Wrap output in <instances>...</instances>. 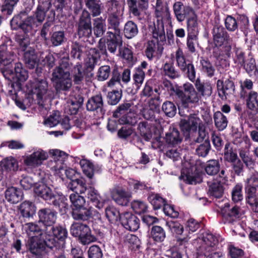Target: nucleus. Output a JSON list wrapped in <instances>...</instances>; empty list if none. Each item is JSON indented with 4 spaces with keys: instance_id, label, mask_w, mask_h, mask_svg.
I'll use <instances>...</instances> for the list:
<instances>
[{
    "instance_id": "4c0bfd02",
    "label": "nucleus",
    "mask_w": 258,
    "mask_h": 258,
    "mask_svg": "<svg viewBox=\"0 0 258 258\" xmlns=\"http://www.w3.org/2000/svg\"><path fill=\"white\" fill-rule=\"evenodd\" d=\"M55 90L57 92L68 91L72 86V81L70 76L66 77L53 82Z\"/></svg>"
},
{
    "instance_id": "9d476101",
    "label": "nucleus",
    "mask_w": 258,
    "mask_h": 258,
    "mask_svg": "<svg viewBox=\"0 0 258 258\" xmlns=\"http://www.w3.org/2000/svg\"><path fill=\"white\" fill-rule=\"evenodd\" d=\"M174 16L178 22L184 21L187 17L193 15L195 12L191 7L183 5L180 1L175 2L173 5Z\"/></svg>"
},
{
    "instance_id": "bf43d9fd",
    "label": "nucleus",
    "mask_w": 258,
    "mask_h": 258,
    "mask_svg": "<svg viewBox=\"0 0 258 258\" xmlns=\"http://www.w3.org/2000/svg\"><path fill=\"white\" fill-rule=\"evenodd\" d=\"M162 110L165 114L169 117H172L176 113V107L174 103L170 101H165L162 106Z\"/></svg>"
},
{
    "instance_id": "c756f323",
    "label": "nucleus",
    "mask_w": 258,
    "mask_h": 258,
    "mask_svg": "<svg viewBox=\"0 0 258 258\" xmlns=\"http://www.w3.org/2000/svg\"><path fill=\"white\" fill-rule=\"evenodd\" d=\"M122 20V13L108 14L107 23L109 28L113 29L114 33L120 34V24Z\"/></svg>"
},
{
    "instance_id": "37998d69",
    "label": "nucleus",
    "mask_w": 258,
    "mask_h": 258,
    "mask_svg": "<svg viewBox=\"0 0 258 258\" xmlns=\"http://www.w3.org/2000/svg\"><path fill=\"white\" fill-rule=\"evenodd\" d=\"M175 59L176 66L182 71L185 69L188 63L191 62L189 60L187 59L183 53L182 50L178 48L175 52Z\"/></svg>"
},
{
    "instance_id": "f704fd0d",
    "label": "nucleus",
    "mask_w": 258,
    "mask_h": 258,
    "mask_svg": "<svg viewBox=\"0 0 258 258\" xmlns=\"http://www.w3.org/2000/svg\"><path fill=\"white\" fill-rule=\"evenodd\" d=\"M187 35H198L199 33V24L197 16L194 13L187 19Z\"/></svg>"
},
{
    "instance_id": "c03bdc74",
    "label": "nucleus",
    "mask_w": 258,
    "mask_h": 258,
    "mask_svg": "<svg viewBox=\"0 0 258 258\" xmlns=\"http://www.w3.org/2000/svg\"><path fill=\"white\" fill-rule=\"evenodd\" d=\"M1 167L3 170L7 171H16L18 168V163L16 159L10 157L1 161Z\"/></svg>"
},
{
    "instance_id": "1a4fd4ad",
    "label": "nucleus",
    "mask_w": 258,
    "mask_h": 258,
    "mask_svg": "<svg viewBox=\"0 0 258 258\" xmlns=\"http://www.w3.org/2000/svg\"><path fill=\"white\" fill-rule=\"evenodd\" d=\"M212 35L214 43L216 46H221L224 44L230 45L232 42V38L221 25H216L214 26Z\"/></svg>"
},
{
    "instance_id": "7ed1b4c3",
    "label": "nucleus",
    "mask_w": 258,
    "mask_h": 258,
    "mask_svg": "<svg viewBox=\"0 0 258 258\" xmlns=\"http://www.w3.org/2000/svg\"><path fill=\"white\" fill-rule=\"evenodd\" d=\"M176 96L181 102L182 107L187 108L189 104L198 103L200 96L191 84H184L183 90H177Z\"/></svg>"
},
{
    "instance_id": "603ef678",
    "label": "nucleus",
    "mask_w": 258,
    "mask_h": 258,
    "mask_svg": "<svg viewBox=\"0 0 258 258\" xmlns=\"http://www.w3.org/2000/svg\"><path fill=\"white\" fill-rule=\"evenodd\" d=\"M16 41L18 44L19 49L23 51L27 50L30 46V40L28 34L17 35L15 38Z\"/></svg>"
},
{
    "instance_id": "8fccbe9b",
    "label": "nucleus",
    "mask_w": 258,
    "mask_h": 258,
    "mask_svg": "<svg viewBox=\"0 0 258 258\" xmlns=\"http://www.w3.org/2000/svg\"><path fill=\"white\" fill-rule=\"evenodd\" d=\"M148 199L155 210L161 208L165 204V199L158 194L151 193L149 195Z\"/></svg>"
},
{
    "instance_id": "e433bc0d",
    "label": "nucleus",
    "mask_w": 258,
    "mask_h": 258,
    "mask_svg": "<svg viewBox=\"0 0 258 258\" xmlns=\"http://www.w3.org/2000/svg\"><path fill=\"white\" fill-rule=\"evenodd\" d=\"M215 125L219 131H223L227 126L228 119L221 111H218L213 115Z\"/></svg>"
},
{
    "instance_id": "69168bd1",
    "label": "nucleus",
    "mask_w": 258,
    "mask_h": 258,
    "mask_svg": "<svg viewBox=\"0 0 258 258\" xmlns=\"http://www.w3.org/2000/svg\"><path fill=\"white\" fill-rule=\"evenodd\" d=\"M70 76V71L63 70L61 68L56 67L52 72L51 80L52 82L62 80L66 77Z\"/></svg>"
},
{
    "instance_id": "f3484780",
    "label": "nucleus",
    "mask_w": 258,
    "mask_h": 258,
    "mask_svg": "<svg viewBox=\"0 0 258 258\" xmlns=\"http://www.w3.org/2000/svg\"><path fill=\"white\" fill-rule=\"evenodd\" d=\"M39 221L46 226H51L56 220V212L49 208H43L39 210Z\"/></svg>"
},
{
    "instance_id": "9b49d317",
    "label": "nucleus",
    "mask_w": 258,
    "mask_h": 258,
    "mask_svg": "<svg viewBox=\"0 0 258 258\" xmlns=\"http://www.w3.org/2000/svg\"><path fill=\"white\" fill-rule=\"evenodd\" d=\"M219 96L222 99H226L227 96L233 94L235 91V86L231 78L226 80H218L216 83Z\"/></svg>"
},
{
    "instance_id": "423d86ee",
    "label": "nucleus",
    "mask_w": 258,
    "mask_h": 258,
    "mask_svg": "<svg viewBox=\"0 0 258 258\" xmlns=\"http://www.w3.org/2000/svg\"><path fill=\"white\" fill-rule=\"evenodd\" d=\"M70 231L73 236L79 237L80 242L84 245L96 240V238L91 234L90 228L86 224L74 223L72 225Z\"/></svg>"
},
{
    "instance_id": "20e7f679",
    "label": "nucleus",
    "mask_w": 258,
    "mask_h": 258,
    "mask_svg": "<svg viewBox=\"0 0 258 258\" xmlns=\"http://www.w3.org/2000/svg\"><path fill=\"white\" fill-rule=\"evenodd\" d=\"M92 15L86 9H83L76 24L79 38H89L92 33Z\"/></svg>"
},
{
    "instance_id": "393cba45",
    "label": "nucleus",
    "mask_w": 258,
    "mask_h": 258,
    "mask_svg": "<svg viewBox=\"0 0 258 258\" xmlns=\"http://www.w3.org/2000/svg\"><path fill=\"white\" fill-rule=\"evenodd\" d=\"M86 197L98 209L103 208V200L98 191L92 186L88 187L86 190Z\"/></svg>"
},
{
    "instance_id": "864d4df0",
    "label": "nucleus",
    "mask_w": 258,
    "mask_h": 258,
    "mask_svg": "<svg viewBox=\"0 0 258 258\" xmlns=\"http://www.w3.org/2000/svg\"><path fill=\"white\" fill-rule=\"evenodd\" d=\"M86 50V48L84 45L77 41L74 42L71 45V56L80 59L82 54Z\"/></svg>"
},
{
    "instance_id": "f8f14e48",
    "label": "nucleus",
    "mask_w": 258,
    "mask_h": 258,
    "mask_svg": "<svg viewBox=\"0 0 258 258\" xmlns=\"http://www.w3.org/2000/svg\"><path fill=\"white\" fill-rule=\"evenodd\" d=\"M201 245L199 246V250L205 254L207 252L213 250L218 243L217 238L209 232L203 234L201 239H199Z\"/></svg>"
},
{
    "instance_id": "39448f33",
    "label": "nucleus",
    "mask_w": 258,
    "mask_h": 258,
    "mask_svg": "<svg viewBox=\"0 0 258 258\" xmlns=\"http://www.w3.org/2000/svg\"><path fill=\"white\" fill-rule=\"evenodd\" d=\"M53 161H51V168L60 178L63 179L66 175L67 167L63 164L68 155L63 151L55 149L50 151Z\"/></svg>"
},
{
    "instance_id": "2eb2a0df",
    "label": "nucleus",
    "mask_w": 258,
    "mask_h": 258,
    "mask_svg": "<svg viewBox=\"0 0 258 258\" xmlns=\"http://www.w3.org/2000/svg\"><path fill=\"white\" fill-rule=\"evenodd\" d=\"M120 222L125 229L131 231L137 230L140 227L139 219L130 212L121 214Z\"/></svg>"
},
{
    "instance_id": "f257e3e1",
    "label": "nucleus",
    "mask_w": 258,
    "mask_h": 258,
    "mask_svg": "<svg viewBox=\"0 0 258 258\" xmlns=\"http://www.w3.org/2000/svg\"><path fill=\"white\" fill-rule=\"evenodd\" d=\"M26 15L25 12H21L14 17L11 21V26L13 29H21L25 34H33L44 20L38 17L35 13L33 16L23 18Z\"/></svg>"
},
{
    "instance_id": "338daca9",
    "label": "nucleus",
    "mask_w": 258,
    "mask_h": 258,
    "mask_svg": "<svg viewBox=\"0 0 258 258\" xmlns=\"http://www.w3.org/2000/svg\"><path fill=\"white\" fill-rule=\"evenodd\" d=\"M111 73V68L108 65L100 67L97 73V79L99 81L106 80Z\"/></svg>"
},
{
    "instance_id": "49530a36",
    "label": "nucleus",
    "mask_w": 258,
    "mask_h": 258,
    "mask_svg": "<svg viewBox=\"0 0 258 258\" xmlns=\"http://www.w3.org/2000/svg\"><path fill=\"white\" fill-rule=\"evenodd\" d=\"M200 64L202 72L208 77L211 78L214 76L215 72V68L208 58L202 57L200 59Z\"/></svg>"
},
{
    "instance_id": "4d7b16f0",
    "label": "nucleus",
    "mask_w": 258,
    "mask_h": 258,
    "mask_svg": "<svg viewBox=\"0 0 258 258\" xmlns=\"http://www.w3.org/2000/svg\"><path fill=\"white\" fill-rule=\"evenodd\" d=\"M19 1V0H4V4L1 8L3 15L4 16L11 15L14 7Z\"/></svg>"
},
{
    "instance_id": "0eeeda50",
    "label": "nucleus",
    "mask_w": 258,
    "mask_h": 258,
    "mask_svg": "<svg viewBox=\"0 0 258 258\" xmlns=\"http://www.w3.org/2000/svg\"><path fill=\"white\" fill-rule=\"evenodd\" d=\"M26 246L31 253L36 255V258H51L48 256V251L45 248V244L38 236H30L27 240Z\"/></svg>"
},
{
    "instance_id": "3c124183",
    "label": "nucleus",
    "mask_w": 258,
    "mask_h": 258,
    "mask_svg": "<svg viewBox=\"0 0 258 258\" xmlns=\"http://www.w3.org/2000/svg\"><path fill=\"white\" fill-rule=\"evenodd\" d=\"M80 165L83 173L89 178L94 175V166L90 161L86 159H82L80 161Z\"/></svg>"
},
{
    "instance_id": "ddd939ff",
    "label": "nucleus",
    "mask_w": 258,
    "mask_h": 258,
    "mask_svg": "<svg viewBox=\"0 0 258 258\" xmlns=\"http://www.w3.org/2000/svg\"><path fill=\"white\" fill-rule=\"evenodd\" d=\"M200 121L198 114L191 113L188 116L187 119L180 120L179 126L184 133H188L191 130H197Z\"/></svg>"
},
{
    "instance_id": "680f3d73",
    "label": "nucleus",
    "mask_w": 258,
    "mask_h": 258,
    "mask_svg": "<svg viewBox=\"0 0 258 258\" xmlns=\"http://www.w3.org/2000/svg\"><path fill=\"white\" fill-rule=\"evenodd\" d=\"M122 97V90H113L108 93L107 101L109 104L114 105L117 104Z\"/></svg>"
},
{
    "instance_id": "0e129e2a",
    "label": "nucleus",
    "mask_w": 258,
    "mask_h": 258,
    "mask_svg": "<svg viewBox=\"0 0 258 258\" xmlns=\"http://www.w3.org/2000/svg\"><path fill=\"white\" fill-rule=\"evenodd\" d=\"M105 215L108 220L112 223L116 222L119 219L120 220L121 215L113 207H107L105 210Z\"/></svg>"
},
{
    "instance_id": "aec40b11",
    "label": "nucleus",
    "mask_w": 258,
    "mask_h": 258,
    "mask_svg": "<svg viewBox=\"0 0 258 258\" xmlns=\"http://www.w3.org/2000/svg\"><path fill=\"white\" fill-rule=\"evenodd\" d=\"M111 197L117 204L125 206L130 202L131 194L122 189H115L112 191Z\"/></svg>"
},
{
    "instance_id": "dca6fc26",
    "label": "nucleus",
    "mask_w": 258,
    "mask_h": 258,
    "mask_svg": "<svg viewBox=\"0 0 258 258\" xmlns=\"http://www.w3.org/2000/svg\"><path fill=\"white\" fill-rule=\"evenodd\" d=\"M47 158V153L41 149H39L27 156L24 160V163L27 166L35 167L41 165L42 161L46 160Z\"/></svg>"
},
{
    "instance_id": "7c9ffc66",
    "label": "nucleus",
    "mask_w": 258,
    "mask_h": 258,
    "mask_svg": "<svg viewBox=\"0 0 258 258\" xmlns=\"http://www.w3.org/2000/svg\"><path fill=\"white\" fill-rule=\"evenodd\" d=\"M152 34L153 37L157 39V41L163 42L165 40V30L162 19L158 18L156 24H154Z\"/></svg>"
},
{
    "instance_id": "6e6d98bb",
    "label": "nucleus",
    "mask_w": 258,
    "mask_h": 258,
    "mask_svg": "<svg viewBox=\"0 0 258 258\" xmlns=\"http://www.w3.org/2000/svg\"><path fill=\"white\" fill-rule=\"evenodd\" d=\"M209 192L211 196L220 198L224 193L223 186L220 182H214L210 185Z\"/></svg>"
},
{
    "instance_id": "58836bf2",
    "label": "nucleus",
    "mask_w": 258,
    "mask_h": 258,
    "mask_svg": "<svg viewBox=\"0 0 258 258\" xmlns=\"http://www.w3.org/2000/svg\"><path fill=\"white\" fill-rule=\"evenodd\" d=\"M72 74L74 83L80 84L84 80L85 72L82 66L80 63H78L73 69Z\"/></svg>"
},
{
    "instance_id": "09e8293b",
    "label": "nucleus",
    "mask_w": 258,
    "mask_h": 258,
    "mask_svg": "<svg viewBox=\"0 0 258 258\" xmlns=\"http://www.w3.org/2000/svg\"><path fill=\"white\" fill-rule=\"evenodd\" d=\"M41 223L39 221L38 223H28L25 225L26 231L27 234L30 236L32 234L36 236H41L43 234L44 229L40 227Z\"/></svg>"
},
{
    "instance_id": "4be33fe9",
    "label": "nucleus",
    "mask_w": 258,
    "mask_h": 258,
    "mask_svg": "<svg viewBox=\"0 0 258 258\" xmlns=\"http://www.w3.org/2000/svg\"><path fill=\"white\" fill-rule=\"evenodd\" d=\"M107 46L108 50L114 53L117 47L122 44V37L120 34L107 32Z\"/></svg>"
},
{
    "instance_id": "72a5a7b5",
    "label": "nucleus",
    "mask_w": 258,
    "mask_h": 258,
    "mask_svg": "<svg viewBox=\"0 0 258 258\" xmlns=\"http://www.w3.org/2000/svg\"><path fill=\"white\" fill-rule=\"evenodd\" d=\"M155 9V15L157 18L162 19L169 15V8L164 0H156Z\"/></svg>"
},
{
    "instance_id": "b1692460",
    "label": "nucleus",
    "mask_w": 258,
    "mask_h": 258,
    "mask_svg": "<svg viewBox=\"0 0 258 258\" xmlns=\"http://www.w3.org/2000/svg\"><path fill=\"white\" fill-rule=\"evenodd\" d=\"M86 7L93 17H97L101 15L103 6L100 0H84Z\"/></svg>"
},
{
    "instance_id": "ea45409f",
    "label": "nucleus",
    "mask_w": 258,
    "mask_h": 258,
    "mask_svg": "<svg viewBox=\"0 0 258 258\" xmlns=\"http://www.w3.org/2000/svg\"><path fill=\"white\" fill-rule=\"evenodd\" d=\"M139 32L137 25L132 21H127L124 25L123 33L125 37L131 39L136 36Z\"/></svg>"
},
{
    "instance_id": "79ce46f5",
    "label": "nucleus",
    "mask_w": 258,
    "mask_h": 258,
    "mask_svg": "<svg viewBox=\"0 0 258 258\" xmlns=\"http://www.w3.org/2000/svg\"><path fill=\"white\" fill-rule=\"evenodd\" d=\"M89 53L86 66L88 68L93 69L100 58V53L97 49L94 48H91Z\"/></svg>"
},
{
    "instance_id": "412c9836",
    "label": "nucleus",
    "mask_w": 258,
    "mask_h": 258,
    "mask_svg": "<svg viewBox=\"0 0 258 258\" xmlns=\"http://www.w3.org/2000/svg\"><path fill=\"white\" fill-rule=\"evenodd\" d=\"M34 192L38 197L47 201H50L55 198V194L52 189L43 183L35 187Z\"/></svg>"
},
{
    "instance_id": "13d9d810",
    "label": "nucleus",
    "mask_w": 258,
    "mask_h": 258,
    "mask_svg": "<svg viewBox=\"0 0 258 258\" xmlns=\"http://www.w3.org/2000/svg\"><path fill=\"white\" fill-rule=\"evenodd\" d=\"M220 164L217 160H211L208 161L205 166V171L209 175L217 174L220 170Z\"/></svg>"
},
{
    "instance_id": "052dcab7",
    "label": "nucleus",
    "mask_w": 258,
    "mask_h": 258,
    "mask_svg": "<svg viewBox=\"0 0 258 258\" xmlns=\"http://www.w3.org/2000/svg\"><path fill=\"white\" fill-rule=\"evenodd\" d=\"M211 150L210 142L209 140H205L204 142L198 145L196 149V154L202 157H205Z\"/></svg>"
},
{
    "instance_id": "cd10ccee",
    "label": "nucleus",
    "mask_w": 258,
    "mask_h": 258,
    "mask_svg": "<svg viewBox=\"0 0 258 258\" xmlns=\"http://www.w3.org/2000/svg\"><path fill=\"white\" fill-rule=\"evenodd\" d=\"M68 189L78 195L85 193L87 190L86 181L83 178L72 180L68 184Z\"/></svg>"
},
{
    "instance_id": "774afa93",
    "label": "nucleus",
    "mask_w": 258,
    "mask_h": 258,
    "mask_svg": "<svg viewBox=\"0 0 258 258\" xmlns=\"http://www.w3.org/2000/svg\"><path fill=\"white\" fill-rule=\"evenodd\" d=\"M53 235L58 240L63 241L67 237L68 232L66 228L61 226H55L51 227Z\"/></svg>"
},
{
    "instance_id": "de8ad7c7",
    "label": "nucleus",
    "mask_w": 258,
    "mask_h": 258,
    "mask_svg": "<svg viewBox=\"0 0 258 258\" xmlns=\"http://www.w3.org/2000/svg\"><path fill=\"white\" fill-rule=\"evenodd\" d=\"M152 238L156 242H160L165 239L166 233L162 227L159 226H153L151 229Z\"/></svg>"
},
{
    "instance_id": "6ab92c4d",
    "label": "nucleus",
    "mask_w": 258,
    "mask_h": 258,
    "mask_svg": "<svg viewBox=\"0 0 258 258\" xmlns=\"http://www.w3.org/2000/svg\"><path fill=\"white\" fill-rule=\"evenodd\" d=\"M183 137L178 129L170 127L165 134L164 139L168 146L174 147L180 144L182 141Z\"/></svg>"
},
{
    "instance_id": "f03ea898",
    "label": "nucleus",
    "mask_w": 258,
    "mask_h": 258,
    "mask_svg": "<svg viewBox=\"0 0 258 258\" xmlns=\"http://www.w3.org/2000/svg\"><path fill=\"white\" fill-rule=\"evenodd\" d=\"M31 97L32 102L42 108L45 107L47 98L48 84L46 79H35L31 83Z\"/></svg>"
},
{
    "instance_id": "5fc2aeb1",
    "label": "nucleus",
    "mask_w": 258,
    "mask_h": 258,
    "mask_svg": "<svg viewBox=\"0 0 258 258\" xmlns=\"http://www.w3.org/2000/svg\"><path fill=\"white\" fill-rule=\"evenodd\" d=\"M258 94L255 91H250L246 99V104L248 108L254 111L258 110Z\"/></svg>"
},
{
    "instance_id": "c85d7f7f",
    "label": "nucleus",
    "mask_w": 258,
    "mask_h": 258,
    "mask_svg": "<svg viewBox=\"0 0 258 258\" xmlns=\"http://www.w3.org/2000/svg\"><path fill=\"white\" fill-rule=\"evenodd\" d=\"M24 52L23 60L26 67L30 69H33L37 64L38 61L34 49L29 48L27 50Z\"/></svg>"
},
{
    "instance_id": "e2e57ef3",
    "label": "nucleus",
    "mask_w": 258,
    "mask_h": 258,
    "mask_svg": "<svg viewBox=\"0 0 258 258\" xmlns=\"http://www.w3.org/2000/svg\"><path fill=\"white\" fill-rule=\"evenodd\" d=\"M70 200L72 205V208H80L85 206V199L77 194H72L70 195Z\"/></svg>"
},
{
    "instance_id": "2f4dec72",
    "label": "nucleus",
    "mask_w": 258,
    "mask_h": 258,
    "mask_svg": "<svg viewBox=\"0 0 258 258\" xmlns=\"http://www.w3.org/2000/svg\"><path fill=\"white\" fill-rule=\"evenodd\" d=\"M92 30L93 31L94 34L97 37H100L102 36L106 31L105 19H104L102 17L94 19Z\"/></svg>"
},
{
    "instance_id": "473e14b6",
    "label": "nucleus",
    "mask_w": 258,
    "mask_h": 258,
    "mask_svg": "<svg viewBox=\"0 0 258 258\" xmlns=\"http://www.w3.org/2000/svg\"><path fill=\"white\" fill-rule=\"evenodd\" d=\"M196 89L201 96L204 97H209L212 93V87L209 82H201L200 79L196 80L195 82Z\"/></svg>"
},
{
    "instance_id": "a19ab883",
    "label": "nucleus",
    "mask_w": 258,
    "mask_h": 258,
    "mask_svg": "<svg viewBox=\"0 0 258 258\" xmlns=\"http://www.w3.org/2000/svg\"><path fill=\"white\" fill-rule=\"evenodd\" d=\"M149 1V0H139L136 3V6H135L138 11L136 13L132 9L131 7H130L129 11L130 13L134 17H136L138 19L141 20L142 19L141 16L142 12L146 10L148 7Z\"/></svg>"
},
{
    "instance_id": "6e6552de",
    "label": "nucleus",
    "mask_w": 258,
    "mask_h": 258,
    "mask_svg": "<svg viewBox=\"0 0 258 258\" xmlns=\"http://www.w3.org/2000/svg\"><path fill=\"white\" fill-rule=\"evenodd\" d=\"M72 216L75 220L83 221H88L94 217L97 219L100 218L99 212L91 207L72 208Z\"/></svg>"
},
{
    "instance_id": "5701e85b",
    "label": "nucleus",
    "mask_w": 258,
    "mask_h": 258,
    "mask_svg": "<svg viewBox=\"0 0 258 258\" xmlns=\"http://www.w3.org/2000/svg\"><path fill=\"white\" fill-rule=\"evenodd\" d=\"M15 57L14 53L11 50V47L5 44L0 46V64L1 66L12 64Z\"/></svg>"
},
{
    "instance_id": "bb28decb",
    "label": "nucleus",
    "mask_w": 258,
    "mask_h": 258,
    "mask_svg": "<svg viewBox=\"0 0 258 258\" xmlns=\"http://www.w3.org/2000/svg\"><path fill=\"white\" fill-rule=\"evenodd\" d=\"M19 210L23 218H30L35 215L36 208L32 202L26 201L20 205Z\"/></svg>"
},
{
    "instance_id": "a18cd8bd",
    "label": "nucleus",
    "mask_w": 258,
    "mask_h": 258,
    "mask_svg": "<svg viewBox=\"0 0 258 258\" xmlns=\"http://www.w3.org/2000/svg\"><path fill=\"white\" fill-rule=\"evenodd\" d=\"M162 70L164 75L171 79L180 77V73L176 70L172 63L166 62L162 67Z\"/></svg>"
},
{
    "instance_id": "4468645a",
    "label": "nucleus",
    "mask_w": 258,
    "mask_h": 258,
    "mask_svg": "<svg viewBox=\"0 0 258 258\" xmlns=\"http://www.w3.org/2000/svg\"><path fill=\"white\" fill-rule=\"evenodd\" d=\"M221 214L222 216L231 222L235 219L239 218L242 215L241 210L237 206H231L229 203H226L221 208Z\"/></svg>"
},
{
    "instance_id": "a211bd4d",
    "label": "nucleus",
    "mask_w": 258,
    "mask_h": 258,
    "mask_svg": "<svg viewBox=\"0 0 258 258\" xmlns=\"http://www.w3.org/2000/svg\"><path fill=\"white\" fill-rule=\"evenodd\" d=\"M103 100L101 94H98L89 98L86 103V109L89 111H96L103 114L104 113L103 110Z\"/></svg>"
},
{
    "instance_id": "a878e982",
    "label": "nucleus",
    "mask_w": 258,
    "mask_h": 258,
    "mask_svg": "<svg viewBox=\"0 0 258 258\" xmlns=\"http://www.w3.org/2000/svg\"><path fill=\"white\" fill-rule=\"evenodd\" d=\"M23 197L22 190L12 186L5 191V198L7 200L12 204H16L21 201Z\"/></svg>"
},
{
    "instance_id": "c9c22d12",
    "label": "nucleus",
    "mask_w": 258,
    "mask_h": 258,
    "mask_svg": "<svg viewBox=\"0 0 258 258\" xmlns=\"http://www.w3.org/2000/svg\"><path fill=\"white\" fill-rule=\"evenodd\" d=\"M38 6L35 13L38 17L45 19L46 13L51 7L50 0H37Z\"/></svg>"
}]
</instances>
